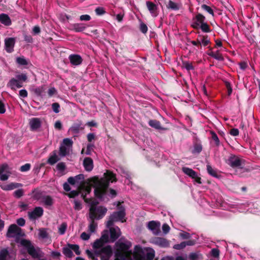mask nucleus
I'll list each match as a JSON object with an SVG mask.
<instances>
[{
	"label": "nucleus",
	"instance_id": "cd10ccee",
	"mask_svg": "<svg viewBox=\"0 0 260 260\" xmlns=\"http://www.w3.org/2000/svg\"><path fill=\"white\" fill-rule=\"evenodd\" d=\"M182 172L186 175H188L191 178H194L197 173L196 171L192 169L187 167H183L182 169Z\"/></svg>",
	"mask_w": 260,
	"mask_h": 260
},
{
	"label": "nucleus",
	"instance_id": "1a4fd4ad",
	"mask_svg": "<svg viewBox=\"0 0 260 260\" xmlns=\"http://www.w3.org/2000/svg\"><path fill=\"white\" fill-rule=\"evenodd\" d=\"M242 161L238 156L231 154L225 162L233 168H239L241 167Z\"/></svg>",
	"mask_w": 260,
	"mask_h": 260
},
{
	"label": "nucleus",
	"instance_id": "69168bd1",
	"mask_svg": "<svg viewBox=\"0 0 260 260\" xmlns=\"http://www.w3.org/2000/svg\"><path fill=\"white\" fill-rule=\"evenodd\" d=\"M162 230L165 234H167L169 232L170 228L167 223H164L162 226Z\"/></svg>",
	"mask_w": 260,
	"mask_h": 260
},
{
	"label": "nucleus",
	"instance_id": "b1692460",
	"mask_svg": "<svg viewBox=\"0 0 260 260\" xmlns=\"http://www.w3.org/2000/svg\"><path fill=\"white\" fill-rule=\"evenodd\" d=\"M1 22L6 26H9L12 22L10 17L6 14L2 13L0 14Z\"/></svg>",
	"mask_w": 260,
	"mask_h": 260
},
{
	"label": "nucleus",
	"instance_id": "338daca9",
	"mask_svg": "<svg viewBox=\"0 0 260 260\" xmlns=\"http://www.w3.org/2000/svg\"><path fill=\"white\" fill-rule=\"evenodd\" d=\"M91 17L87 14L82 15L80 16V20L81 21H89Z\"/></svg>",
	"mask_w": 260,
	"mask_h": 260
},
{
	"label": "nucleus",
	"instance_id": "0eeeda50",
	"mask_svg": "<svg viewBox=\"0 0 260 260\" xmlns=\"http://www.w3.org/2000/svg\"><path fill=\"white\" fill-rule=\"evenodd\" d=\"M122 202L118 201L117 204V207L119 209L118 211L113 212L110 216L109 220L107 221V226H111L113 225L114 222L121 221L122 222L125 221L122 219L125 216V208L121 206Z\"/></svg>",
	"mask_w": 260,
	"mask_h": 260
},
{
	"label": "nucleus",
	"instance_id": "473e14b6",
	"mask_svg": "<svg viewBox=\"0 0 260 260\" xmlns=\"http://www.w3.org/2000/svg\"><path fill=\"white\" fill-rule=\"evenodd\" d=\"M9 252L7 248H4L0 251V260H8Z\"/></svg>",
	"mask_w": 260,
	"mask_h": 260
},
{
	"label": "nucleus",
	"instance_id": "72a5a7b5",
	"mask_svg": "<svg viewBox=\"0 0 260 260\" xmlns=\"http://www.w3.org/2000/svg\"><path fill=\"white\" fill-rule=\"evenodd\" d=\"M39 236L40 238L45 239L49 238V234L45 228H41L39 230Z\"/></svg>",
	"mask_w": 260,
	"mask_h": 260
},
{
	"label": "nucleus",
	"instance_id": "bf43d9fd",
	"mask_svg": "<svg viewBox=\"0 0 260 260\" xmlns=\"http://www.w3.org/2000/svg\"><path fill=\"white\" fill-rule=\"evenodd\" d=\"M140 30L142 33L146 34L148 31V27L146 24L141 23L140 24Z\"/></svg>",
	"mask_w": 260,
	"mask_h": 260
},
{
	"label": "nucleus",
	"instance_id": "052dcab7",
	"mask_svg": "<svg viewBox=\"0 0 260 260\" xmlns=\"http://www.w3.org/2000/svg\"><path fill=\"white\" fill-rule=\"evenodd\" d=\"M63 144L65 146H72L73 145V141L69 138H66L63 140Z\"/></svg>",
	"mask_w": 260,
	"mask_h": 260
},
{
	"label": "nucleus",
	"instance_id": "de8ad7c7",
	"mask_svg": "<svg viewBox=\"0 0 260 260\" xmlns=\"http://www.w3.org/2000/svg\"><path fill=\"white\" fill-rule=\"evenodd\" d=\"M16 62L22 66H26L28 64L27 60L24 57H17L16 59Z\"/></svg>",
	"mask_w": 260,
	"mask_h": 260
},
{
	"label": "nucleus",
	"instance_id": "7ed1b4c3",
	"mask_svg": "<svg viewBox=\"0 0 260 260\" xmlns=\"http://www.w3.org/2000/svg\"><path fill=\"white\" fill-rule=\"evenodd\" d=\"M81 193V197L84 202L90 204L89 216L87 219L89 222L88 231L91 233H94L98 225L96 222L98 220V201L96 200L93 201L92 198H87L86 194L84 192H82Z\"/></svg>",
	"mask_w": 260,
	"mask_h": 260
},
{
	"label": "nucleus",
	"instance_id": "aec40b11",
	"mask_svg": "<svg viewBox=\"0 0 260 260\" xmlns=\"http://www.w3.org/2000/svg\"><path fill=\"white\" fill-rule=\"evenodd\" d=\"M70 62L74 66L80 64L82 62V58L79 55L71 54L69 57Z\"/></svg>",
	"mask_w": 260,
	"mask_h": 260
},
{
	"label": "nucleus",
	"instance_id": "c03bdc74",
	"mask_svg": "<svg viewBox=\"0 0 260 260\" xmlns=\"http://www.w3.org/2000/svg\"><path fill=\"white\" fill-rule=\"evenodd\" d=\"M67 224L66 222H63L61 224L58 229V232L60 235H63L67 230Z\"/></svg>",
	"mask_w": 260,
	"mask_h": 260
},
{
	"label": "nucleus",
	"instance_id": "680f3d73",
	"mask_svg": "<svg viewBox=\"0 0 260 260\" xmlns=\"http://www.w3.org/2000/svg\"><path fill=\"white\" fill-rule=\"evenodd\" d=\"M75 178L76 179V181L77 182H79L80 181H81L80 183H82L83 181H85L84 180V176L82 174H80L79 175L75 176Z\"/></svg>",
	"mask_w": 260,
	"mask_h": 260
},
{
	"label": "nucleus",
	"instance_id": "e2e57ef3",
	"mask_svg": "<svg viewBox=\"0 0 260 260\" xmlns=\"http://www.w3.org/2000/svg\"><path fill=\"white\" fill-rule=\"evenodd\" d=\"M230 134L233 136H237L239 134V131L237 128H233L230 129Z\"/></svg>",
	"mask_w": 260,
	"mask_h": 260
},
{
	"label": "nucleus",
	"instance_id": "864d4df0",
	"mask_svg": "<svg viewBox=\"0 0 260 260\" xmlns=\"http://www.w3.org/2000/svg\"><path fill=\"white\" fill-rule=\"evenodd\" d=\"M74 208L75 210L79 211L82 209V204H81V203L80 201H77V200H75L74 201Z\"/></svg>",
	"mask_w": 260,
	"mask_h": 260
},
{
	"label": "nucleus",
	"instance_id": "ddd939ff",
	"mask_svg": "<svg viewBox=\"0 0 260 260\" xmlns=\"http://www.w3.org/2000/svg\"><path fill=\"white\" fill-rule=\"evenodd\" d=\"M146 7L152 17H156L159 13L158 5L151 1H146Z\"/></svg>",
	"mask_w": 260,
	"mask_h": 260
},
{
	"label": "nucleus",
	"instance_id": "bb28decb",
	"mask_svg": "<svg viewBox=\"0 0 260 260\" xmlns=\"http://www.w3.org/2000/svg\"><path fill=\"white\" fill-rule=\"evenodd\" d=\"M9 84L12 89H15V87L21 88L22 87V83L19 80L15 78H12L9 82Z\"/></svg>",
	"mask_w": 260,
	"mask_h": 260
},
{
	"label": "nucleus",
	"instance_id": "9d476101",
	"mask_svg": "<svg viewBox=\"0 0 260 260\" xmlns=\"http://www.w3.org/2000/svg\"><path fill=\"white\" fill-rule=\"evenodd\" d=\"M151 243L162 248H167L170 246V241L163 237H154L151 239Z\"/></svg>",
	"mask_w": 260,
	"mask_h": 260
},
{
	"label": "nucleus",
	"instance_id": "9b49d317",
	"mask_svg": "<svg viewBox=\"0 0 260 260\" xmlns=\"http://www.w3.org/2000/svg\"><path fill=\"white\" fill-rule=\"evenodd\" d=\"M22 230L15 224H11L7 233V237H14L15 236H21Z\"/></svg>",
	"mask_w": 260,
	"mask_h": 260
},
{
	"label": "nucleus",
	"instance_id": "8fccbe9b",
	"mask_svg": "<svg viewBox=\"0 0 260 260\" xmlns=\"http://www.w3.org/2000/svg\"><path fill=\"white\" fill-rule=\"evenodd\" d=\"M224 84L228 90V95L230 96L232 94L233 91L231 84L230 82L228 81H225Z\"/></svg>",
	"mask_w": 260,
	"mask_h": 260
},
{
	"label": "nucleus",
	"instance_id": "4c0bfd02",
	"mask_svg": "<svg viewBox=\"0 0 260 260\" xmlns=\"http://www.w3.org/2000/svg\"><path fill=\"white\" fill-rule=\"evenodd\" d=\"M107 212V209L106 207L99 206V219L102 218Z\"/></svg>",
	"mask_w": 260,
	"mask_h": 260
},
{
	"label": "nucleus",
	"instance_id": "20e7f679",
	"mask_svg": "<svg viewBox=\"0 0 260 260\" xmlns=\"http://www.w3.org/2000/svg\"><path fill=\"white\" fill-rule=\"evenodd\" d=\"M109 228V230H105L99 239V249L105 243L115 242L121 235L120 229L118 226Z\"/></svg>",
	"mask_w": 260,
	"mask_h": 260
},
{
	"label": "nucleus",
	"instance_id": "2f4dec72",
	"mask_svg": "<svg viewBox=\"0 0 260 260\" xmlns=\"http://www.w3.org/2000/svg\"><path fill=\"white\" fill-rule=\"evenodd\" d=\"M199 38L200 40L201 41V43L204 46H206L208 44L210 43V40L208 38V36L207 35L205 36H199Z\"/></svg>",
	"mask_w": 260,
	"mask_h": 260
},
{
	"label": "nucleus",
	"instance_id": "f257e3e1",
	"mask_svg": "<svg viewBox=\"0 0 260 260\" xmlns=\"http://www.w3.org/2000/svg\"><path fill=\"white\" fill-rule=\"evenodd\" d=\"M115 245L114 260H153L155 256L154 249L149 248V251L146 252L139 245L135 246L133 254L132 250H129L131 243L128 241L123 242L118 240Z\"/></svg>",
	"mask_w": 260,
	"mask_h": 260
},
{
	"label": "nucleus",
	"instance_id": "a211bd4d",
	"mask_svg": "<svg viewBox=\"0 0 260 260\" xmlns=\"http://www.w3.org/2000/svg\"><path fill=\"white\" fill-rule=\"evenodd\" d=\"M29 124L31 131H37L41 126V121L39 118H32L29 119Z\"/></svg>",
	"mask_w": 260,
	"mask_h": 260
},
{
	"label": "nucleus",
	"instance_id": "5fc2aeb1",
	"mask_svg": "<svg viewBox=\"0 0 260 260\" xmlns=\"http://www.w3.org/2000/svg\"><path fill=\"white\" fill-rule=\"evenodd\" d=\"M185 247V242H182L180 244H175L173 246V248L176 250H181Z\"/></svg>",
	"mask_w": 260,
	"mask_h": 260
},
{
	"label": "nucleus",
	"instance_id": "a878e982",
	"mask_svg": "<svg viewBox=\"0 0 260 260\" xmlns=\"http://www.w3.org/2000/svg\"><path fill=\"white\" fill-rule=\"evenodd\" d=\"M53 154L51 155L47 160V163L50 165H53L60 160V158L56 155V151L52 152Z\"/></svg>",
	"mask_w": 260,
	"mask_h": 260
},
{
	"label": "nucleus",
	"instance_id": "37998d69",
	"mask_svg": "<svg viewBox=\"0 0 260 260\" xmlns=\"http://www.w3.org/2000/svg\"><path fill=\"white\" fill-rule=\"evenodd\" d=\"M210 134L211 135L212 139L213 141H214L216 145L218 146L220 143V141L219 140V138H218L217 135L214 132L212 131H210Z\"/></svg>",
	"mask_w": 260,
	"mask_h": 260
},
{
	"label": "nucleus",
	"instance_id": "a18cd8bd",
	"mask_svg": "<svg viewBox=\"0 0 260 260\" xmlns=\"http://www.w3.org/2000/svg\"><path fill=\"white\" fill-rule=\"evenodd\" d=\"M52 110L55 113H58L60 112V105L58 103H54L51 105Z\"/></svg>",
	"mask_w": 260,
	"mask_h": 260
},
{
	"label": "nucleus",
	"instance_id": "ea45409f",
	"mask_svg": "<svg viewBox=\"0 0 260 260\" xmlns=\"http://www.w3.org/2000/svg\"><path fill=\"white\" fill-rule=\"evenodd\" d=\"M81 193V191L77 188L76 190H72L69 193H67V196L70 198H74L78 196Z\"/></svg>",
	"mask_w": 260,
	"mask_h": 260
},
{
	"label": "nucleus",
	"instance_id": "7c9ffc66",
	"mask_svg": "<svg viewBox=\"0 0 260 260\" xmlns=\"http://www.w3.org/2000/svg\"><path fill=\"white\" fill-rule=\"evenodd\" d=\"M166 7L168 9H171L175 11H177L179 9V5L177 3L173 2L171 0L169 1L168 4L166 5Z\"/></svg>",
	"mask_w": 260,
	"mask_h": 260
},
{
	"label": "nucleus",
	"instance_id": "f704fd0d",
	"mask_svg": "<svg viewBox=\"0 0 260 260\" xmlns=\"http://www.w3.org/2000/svg\"><path fill=\"white\" fill-rule=\"evenodd\" d=\"M63 254L69 258H71L73 256V253L72 251V249L67 247H64L62 248Z\"/></svg>",
	"mask_w": 260,
	"mask_h": 260
},
{
	"label": "nucleus",
	"instance_id": "39448f33",
	"mask_svg": "<svg viewBox=\"0 0 260 260\" xmlns=\"http://www.w3.org/2000/svg\"><path fill=\"white\" fill-rule=\"evenodd\" d=\"M92 187L94 188L95 197L98 198V176H95L87 179L86 181L80 183L78 189L81 191V193L84 192L87 194L91 192Z\"/></svg>",
	"mask_w": 260,
	"mask_h": 260
},
{
	"label": "nucleus",
	"instance_id": "4468645a",
	"mask_svg": "<svg viewBox=\"0 0 260 260\" xmlns=\"http://www.w3.org/2000/svg\"><path fill=\"white\" fill-rule=\"evenodd\" d=\"M44 210L41 207H36L31 212L28 213L29 218L30 219H36L40 218L43 215Z\"/></svg>",
	"mask_w": 260,
	"mask_h": 260
},
{
	"label": "nucleus",
	"instance_id": "c9c22d12",
	"mask_svg": "<svg viewBox=\"0 0 260 260\" xmlns=\"http://www.w3.org/2000/svg\"><path fill=\"white\" fill-rule=\"evenodd\" d=\"M200 28H201L202 31L204 32L208 33L211 31L210 26L205 22L200 26Z\"/></svg>",
	"mask_w": 260,
	"mask_h": 260
},
{
	"label": "nucleus",
	"instance_id": "6e6552de",
	"mask_svg": "<svg viewBox=\"0 0 260 260\" xmlns=\"http://www.w3.org/2000/svg\"><path fill=\"white\" fill-rule=\"evenodd\" d=\"M113 254L112 247L107 245L103 247V245L99 249V257L101 260H109Z\"/></svg>",
	"mask_w": 260,
	"mask_h": 260
},
{
	"label": "nucleus",
	"instance_id": "49530a36",
	"mask_svg": "<svg viewBox=\"0 0 260 260\" xmlns=\"http://www.w3.org/2000/svg\"><path fill=\"white\" fill-rule=\"evenodd\" d=\"M13 194L16 198H20L24 194V190L22 189H18L15 190Z\"/></svg>",
	"mask_w": 260,
	"mask_h": 260
},
{
	"label": "nucleus",
	"instance_id": "603ef678",
	"mask_svg": "<svg viewBox=\"0 0 260 260\" xmlns=\"http://www.w3.org/2000/svg\"><path fill=\"white\" fill-rule=\"evenodd\" d=\"M31 165L30 164L27 163L22 166L20 168V171L23 172H27L30 169Z\"/></svg>",
	"mask_w": 260,
	"mask_h": 260
},
{
	"label": "nucleus",
	"instance_id": "dca6fc26",
	"mask_svg": "<svg viewBox=\"0 0 260 260\" xmlns=\"http://www.w3.org/2000/svg\"><path fill=\"white\" fill-rule=\"evenodd\" d=\"M160 222L154 220L148 222L147 228L151 230L154 235H158L160 232Z\"/></svg>",
	"mask_w": 260,
	"mask_h": 260
},
{
	"label": "nucleus",
	"instance_id": "4be33fe9",
	"mask_svg": "<svg viewBox=\"0 0 260 260\" xmlns=\"http://www.w3.org/2000/svg\"><path fill=\"white\" fill-rule=\"evenodd\" d=\"M207 54L218 61H222L224 60V57H223L222 54L220 53L219 50H217L215 52L210 51L207 53Z\"/></svg>",
	"mask_w": 260,
	"mask_h": 260
},
{
	"label": "nucleus",
	"instance_id": "423d86ee",
	"mask_svg": "<svg viewBox=\"0 0 260 260\" xmlns=\"http://www.w3.org/2000/svg\"><path fill=\"white\" fill-rule=\"evenodd\" d=\"M20 244L27 250L28 254L34 259L40 260L43 256V253L41 249L38 247L35 248L30 240L23 239L20 241Z\"/></svg>",
	"mask_w": 260,
	"mask_h": 260
},
{
	"label": "nucleus",
	"instance_id": "a19ab883",
	"mask_svg": "<svg viewBox=\"0 0 260 260\" xmlns=\"http://www.w3.org/2000/svg\"><path fill=\"white\" fill-rule=\"evenodd\" d=\"M201 8L203 10L207 12L210 14L212 15L213 16L214 15V11H213V9L210 7L207 6V5L203 4L201 6Z\"/></svg>",
	"mask_w": 260,
	"mask_h": 260
},
{
	"label": "nucleus",
	"instance_id": "f3484780",
	"mask_svg": "<svg viewBox=\"0 0 260 260\" xmlns=\"http://www.w3.org/2000/svg\"><path fill=\"white\" fill-rule=\"evenodd\" d=\"M15 44L14 38H8L5 40V50L8 53H12L14 51V47Z\"/></svg>",
	"mask_w": 260,
	"mask_h": 260
},
{
	"label": "nucleus",
	"instance_id": "c756f323",
	"mask_svg": "<svg viewBox=\"0 0 260 260\" xmlns=\"http://www.w3.org/2000/svg\"><path fill=\"white\" fill-rule=\"evenodd\" d=\"M207 170L209 174L215 178H219L221 176L217 173L216 170L213 169L209 165H207Z\"/></svg>",
	"mask_w": 260,
	"mask_h": 260
},
{
	"label": "nucleus",
	"instance_id": "6ab92c4d",
	"mask_svg": "<svg viewBox=\"0 0 260 260\" xmlns=\"http://www.w3.org/2000/svg\"><path fill=\"white\" fill-rule=\"evenodd\" d=\"M148 124L151 127H153L156 129L163 131H166L168 129V128L166 127H162L161 125L160 122L156 119H150L148 121Z\"/></svg>",
	"mask_w": 260,
	"mask_h": 260
},
{
	"label": "nucleus",
	"instance_id": "f03ea898",
	"mask_svg": "<svg viewBox=\"0 0 260 260\" xmlns=\"http://www.w3.org/2000/svg\"><path fill=\"white\" fill-rule=\"evenodd\" d=\"M116 175L110 170H106L103 176L99 178V201H108L117 196L116 190L110 188V183L117 182Z\"/></svg>",
	"mask_w": 260,
	"mask_h": 260
},
{
	"label": "nucleus",
	"instance_id": "3c124183",
	"mask_svg": "<svg viewBox=\"0 0 260 260\" xmlns=\"http://www.w3.org/2000/svg\"><path fill=\"white\" fill-rule=\"evenodd\" d=\"M66 164L63 162H59L56 165V169L57 170H58L59 171L63 172L66 170Z\"/></svg>",
	"mask_w": 260,
	"mask_h": 260
},
{
	"label": "nucleus",
	"instance_id": "2eb2a0df",
	"mask_svg": "<svg viewBox=\"0 0 260 260\" xmlns=\"http://www.w3.org/2000/svg\"><path fill=\"white\" fill-rule=\"evenodd\" d=\"M92 248L93 249V252L90 250L87 249L86 250V253L89 258L92 260H98V258H95V256H98V239L95 240L93 243Z\"/></svg>",
	"mask_w": 260,
	"mask_h": 260
},
{
	"label": "nucleus",
	"instance_id": "e433bc0d",
	"mask_svg": "<svg viewBox=\"0 0 260 260\" xmlns=\"http://www.w3.org/2000/svg\"><path fill=\"white\" fill-rule=\"evenodd\" d=\"M67 246L72 249L77 255H80L81 253L79 250V246L77 244H68Z\"/></svg>",
	"mask_w": 260,
	"mask_h": 260
},
{
	"label": "nucleus",
	"instance_id": "13d9d810",
	"mask_svg": "<svg viewBox=\"0 0 260 260\" xmlns=\"http://www.w3.org/2000/svg\"><path fill=\"white\" fill-rule=\"evenodd\" d=\"M43 91L42 86L37 87L34 89V92L37 96H41Z\"/></svg>",
	"mask_w": 260,
	"mask_h": 260
},
{
	"label": "nucleus",
	"instance_id": "58836bf2",
	"mask_svg": "<svg viewBox=\"0 0 260 260\" xmlns=\"http://www.w3.org/2000/svg\"><path fill=\"white\" fill-rule=\"evenodd\" d=\"M182 64L183 67L185 68L188 71L193 70L194 69L192 63L189 61H183Z\"/></svg>",
	"mask_w": 260,
	"mask_h": 260
},
{
	"label": "nucleus",
	"instance_id": "412c9836",
	"mask_svg": "<svg viewBox=\"0 0 260 260\" xmlns=\"http://www.w3.org/2000/svg\"><path fill=\"white\" fill-rule=\"evenodd\" d=\"M85 170L87 172H90L93 168V160L90 157H85L83 162Z\"/></svg>",
	"mask_w": 260,
	"mask_h": 260
},
{
	"label": "nucleus",
	"instance_id": "5701e85b",
	"mask_svg": "<svg viewBox=\"0 0 260 260\" xmlns=\"http://www.w3.org/2000/svg\"><path fill=\"white\" fill-rule=\"evenodd\" d=\"M71 29L75 32H81L85 30L86 26L84 23H77L71 25Z\"/></svg>",
	"mask_w": 260,
	"mask_h": 260
},
{
	"label": "nucleus",
	"instance_id": "f8f14e48",
	"mask_svg": "<svg viewBox=\"0 0 260 260\" xmlns=\"http://www.w3.org/2000/svg\"><path fill=\"white\" fill-rule=\"evenodd\" d=\"M205 19L206 18L203 15L198 13L192 19L193 22L191 24V26L194 29H199L200 28V26L205 22Z\"/></svg>",
	"mask_w": 260,
	"mask_h": 260
},
{
	"label": "nucleus",
	"instance_id": "79ce46f5",
	"mask_svg": "<svg viewBox=\"0 0 260 260\" xmlns=\"http://www.w3.org/2000/svg\"><path fill=\"white\" fill-rule=\"evenodd\" d=\"M67 149L64 145H61L59 147V154L61 156H65L67 155Z\"/></svg>",
	"mask_w": 260,
	"mask_h": 260
},
{
	"label": "nucleus",
	"instance_id": "09e8293b",
	"mask_svg": "<svg viewBox=\"0 0 260 260\" xmlns=\"http://www.w3.org/2000/svg\"><path fill=\"white\" fill-rule=\"evenodd\" d=\"M9 185V187L8 189H9L10 190L22 186V184L19 183H11Z\"/></svg>",
	"mask_w": 260,
	"mask_h": 260
},
{
	"label": "nucleus",
	"instance_id": "c85d7f7f",
	"mask_svg": "<svg viewBox=\"0 0 260 260\" xmlns=\"http://www.w3.org/2000/svg\"><path fill=\"white\" fill-rule=\"evenodd\" d=\"M203 149V147L201 143L196 142L193 143V149L191 151L192 154H199Z\"/></svg>",
	"mask_w": 260,
	"mask_h": 260
},
{
	"label": "nucleus",
	"instance_id": "393cba45",
	"mask_svg": "<svg viewBox=\"0 0 260 260\" xmlns=\"http://www.w3.org/2000/svg\"><path fill=\"white\" fill-rule=\"evenodd\" d=\"M42 203L45 206H51L53 203V199L50 196H44L42 197Z\"/></svg>",
	"mask_w": 260,
	"mask_h": 260
},
{
	"label": "nucleus",
	"instance_id": "4d7b16f0",
	"mask_svg": "<svg viewBox=\"0 0 260 260\" xmlns=\"http://www.w3.org/2000/svg\"><path fill=\"white\" fill-rule=\"evenodd\" d=\"M219 250L217 248H213L211 251V254L214 257L217 258L219 256Z\"/></svg>",
	"mask_w": 260,
	"mask_h": 260
},
{
	"label": "nucleus",
	"instance_id": "774afa93",
	"mask_svg": "<svg viewBox=\"0 0 260 260\" xmlns=\"http://www.w3.org/2000/svg\"><path fill=\"white\" fill-rule=\"evenodd\" d=\"M199 258V255L196 253H191L189 255V260H197Z\"/></svg>",
	"mask_w": 260,
	"mask_h": 260
},
{
	"label": "nucleus",
	"instance_id": "0e129e2a",
	"mask_svg": "<svg viewBox=\"0 0 260 260\" xmlns=\"http://www.w3.org/2000/svg\"><path fill=\"white\" fill-rule=\"evenodd\" d=\"M57 93V90L54 87H51L49 89L48 91V95L50 97L52 96L54 94Z\"/></svg>",
	"mask_w": 260,
	"mask_h": 260
},
{
	"label": "nucleus",
	"instance_id": "6e6d98bb",
	"mask_svg": "<svg viewBox=\"0 0 260 260\" xmlns=\"http://www.w3.org/2000/svg\"><path fill=\"white\" fill-rule=\"evenodd\" d=\"M179 237L183 239H189L190 237V234L186 232H183L179 233Z\"/></svg>",
	"mask_w": 260,
	"mask_h": 260
}]
</instances>
